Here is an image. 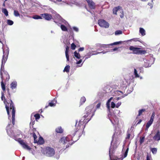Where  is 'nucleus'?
Here are the masks:
<instances>
[{"label": "nucleus", "mask_w": 160, "mask_h": 160, "mask_svg": "<svg viewBox=\"0 0 160 160\" xmlns=\"http://www.w3.org/2000/svg\"><path fill=\"white\" fill-rule=\"evenodd\" d=\"M147 160H150V157L148 155H147Z\"/></svg>", "instance_id": "64"}, {"label": "nucleus", "mask_w": 160, "mask_h": 160, "mask_svg": "<svg viewBox=\"0 0 160 160\" xmlns=\"http://www.w3.org/2000/svg\"><path fill=\"white\" fill-rule=\"evenodd\" d=\"M99 45H100V46H100L104 48H108V46H110L109 45V44H102V45L99 44Z\"/></svg>", "instance_id": "48"}, {"label": "nucleus", "mask_w": 160, "mask_h": 160, "mask_svg": "<svg viewBox=\"0 0 160 160\" xmlns=\"http://www.w3.org/2000/svg\"><path fill=\"white\" fill-rule=\"evenodd\" d=\"M75 130L72 132L70 135L66 137H63L60 139V142L66 146L65 148L69 147L73 144L71 142V140H75L74 142H75L78 139V138L77 140H76L74 139V137L77 132H81V130L77 129V128L76 127H75Z\"/></svg>", "instance_id": "2"}, {"label": "nucleus", "mask_w": 160, "mask_h": 160, "mask_svg": "<svg viewBox=\"0 0 160 160\" xmlns=\"http://www.w3.org/2000/svg\"><path fill=\"white\" fill-rule=\"evenodd\" d=\"M3 55L2 59V61H3L6 62L8 56L9 52V49L7 46L4 47L3 46L2 47Z\"/></svg>", "instance_id": "10"}, {"label": "nucleus", "mask_w": 160, "mask_h": 160, "mask_svg": "<svg viewBox=\"0 0 160 160\" xmlns=\"http://www.w3.org/2000/svg\"><path fill=\"white\" fill-rule=\"evenodd\" d=\"M15 135L16 137V139H17L18 138H17V137H19L20 136V135L21 134L22 135V134L21 133V132L19 130H17V132H15Z\"/></svg>", "instance_id": "29"}, {"label": "nucleus", "mask_w": 160, "mask_h": 160, "mask_svg": "<svg viewBox=\"0 0 160 160\" xmlns=\"http://www.w3.org/2000/svg\"><path fill=\"white\" fill-rule=\"evenodd\" d=\"M144 139H145V137H143L140 138L139 142H140V145H141L143 142H144Z\"/></svg>", "instance_id": "44"}, {"label": "nucleus", "mask_w": 160, "mask_h": 160, "mask_svg": "<svg viewBox=\"0 0 160 160\" xmlns=\"http://www.w3.org/2000/svg\"><path fill=\"white\" fill-rule=\"evenodd\" d=\"M34 122L35 120H34V118H33L32 119V117H31V122H30V125H31L33 126L34 124Z\"/></svg>", "instance_id": "49"}, {"label": "nucleus", "mask_w": 160, "mask_h": 160, "mask_svg": "<svg viewBox=\"0 0 160 160\" xmlns=\"http://www.w3.org/2000/svg\"><path fill=\"white\" fill-rule=\"evenodd\" d=\"M120 7L118 6L113 8L112 10L113 13L114 14L117 15V12L120 9Z\"/></svg>", "instance_id": "27"}, {"label": "nucleus", "mask_w": 160, "mask_h": 160, "mask_svg": "<svg viewBox=\"0 0 160 160\" xmlns=\"http://www.w3.org/2000/svg\"><path fill=\"white\" fill-rule=\"evenodd\" d=\"M115 136V134H114L112 136V140L111 142V147H110L109 150V157L110 158V160H122L124 158H125L127 157L128 153L129 150V144L128 145L127 148L126 150L124 149V147L125 146V144L123 146V149L122 151V154L121 155V157L119 158H118L117 157H115L113 159L111 157V153H113V151L114 149V148H116V145H115V146H114L115 145L113 146V147H112V143L114 141V137Z\"/></svg>", "instance_id": "3"}, {"label": "nucleus", "mask_w": 160, "mask_h": 160, "mask_svg": "<svg viewBox=\"0 0 160 160\" xmlns=\"http://www.w3.org/2000/svg\"><path fill=\"white\" fill-rule=\"evenodd\" d=\"M98 23L101 27H104L105 28H108L109 27V23L103 19L99 20Z\"/></svg>", "instance_id": "14"}, {"label": "nucleus", "mask_w": 160, "mask_h": 160, "mask_svg": "<svg viewBox=\"0 0 160 160\" xmlns=\"http://www.w3.org/2000/svg\"><path fill=\"white\" fill-rule=\"evenodd\" d=\"M34 116L35 118V119L36 120H37L38 119H39L40 118V115L38 113L35 114L34 115Z\"/></svg>", "instance_id": "46"}, {"label": "nucleus", "mask_w": 160, "mask_h": 160, "mask_svg": "<svg viewBox=\"0 0 160 160\" xmlns=\"http://www.w3.org/2000/svg\"><path fill=\"white\" fill-rule=\"evenodd\" d=\"M146 52L145 50H140L139 54H144Z\"/></svg>", "instance_id": "53"}, {"label": "nucleus", "mask_w": 160, "mask_h": 160, "mask_svg": "<svg viewBox=\"0 0 160 160\" xmlns=\"http://www.w3.org/2000/svg\"><path fill=\"white\" fill-rule=\"evenodd\" d=\"M14 15L15 17L19 16L20 14L18 11L16 10H14Z\"/></svg>", "instance_id": "40"}, {"label": "nucleus", "mask_w": 160, "mask_h": 160, "mask_svg": "<svg viewBox=\"0 0 160 160\" xmlns=\"http://www.w3.org/2000/svg\"><path fill=\"white\" fill-rule=\"evenodd\" d=\"M146 110L145 109H141L139 110L138 111V116H141L142 113L144 112Z\"/></svg>", "instance_id": "33"}, {"label": "nucleus", "mask_w": 160, "mask_h": 160, "mask_svg": "<svg viewBox=\"0 0 160 160\" xmlns=\"http://www.w3.org/2000/svg\"><path fill=\"white\" fill-rule=\"evenodd\" d=\"M153 139L155 141H159L160 140V126L158 127L157 133L153 137Z\"/></svg>", "instance_id": "17"}, {"label": "nucleus", "mask_w": 160, "mask_h": 160, "mask_svg": "<svg viewBox=\"0 0 160 160\" xmlns=\"http://www.w3.org/2000/svg\"><path fill=\"white\" fill-rule=\"evenodd\" d=\"M155 60V58H153V55L149 54L143 58V61L144 62V66L145 68L151 67V65L154 63Z\"/></svg>", "instance_id": "5"}, {"label": "nucleus", "mask_w": 160, "mask_h": 160, "mask_svg": "<svg viewBox=\"0 0 160 160\" xmlns=\"http://www.w3.org/2000/svg\"><path fill=\"white\" fill-rule=\"evenodd\" d=\"M65 55L67 58V60L69 61V58L68 54H65Z\"/></svg>", "instance_id": "59"}, {"label": "nucleus", "mask_w": 160, "mask_h": 160, "mask_svg": "<svg viewBox=\"0 0 160 160\" xmlns=\"http://www.w3.org/2000/svg\"><path fill=\"white\" fill-rule=\"evenodd\" d=\"M96 52L95 51H89L87 53V54L86 55V56H87V57H86L85 58V59L84 60V61L81 64L80 66H79V67H81L82 66V64L85 61V60L88 59V58H90V57L93 55H97V53H94V52Z\"/></svg>", "instance_id": "18"}, {"label": "nucleus", "mask_w": 160, "mask_h": 160, "mask_svg": "<svg viewBox=\"0 0 160 160\" xmlns=\"http://www.w3.org/2000/svg\"><path fill=\"white\" fill-rule=\"evenodd\" d=\"M55 131L57 133H61L63 132V130L61 127H58L56 128Z\"/></svg>", "instance_id": "26"}, {"label": "nucleus", "mask_w": 160, "mask_h": 160, "mask_svg": "<svg viewBox=\"0 0 160 160\" xmlns=\"http://www.w3.org/2000/svg\"><path fill=\"white\" fill-rule=\"evenodd\" d=\"M45 154L47 156L51 157L52 156L55 154V151L53 148L50 147L46 148Z\"/></svg>", "instance_id": "13"}, {"label": "nucleus", "mask_w": 160, "mask_h": 160, "mask_svg": "<svg viewBox=\"0 0 160 160\" xmlns=\"http://www.w3.org/2000/svg\"><path fill=\"white\" fill-rule=\"evenodd\" d=\"M122 43V41H120L114 42L113 43H112L110 44H109V45H110V46H112L113 45H117L118 44H121Z\"/></svg>", "instance_id": "35"}, {"label": "nucleus", "mask_w": 160, "mask_h": 160, "mask_svg": "<svg viewBox=\"0 0 160 160\" xmlns=\"http://www.w3.org/2000/svg\"><path fill=\"white\" fill-rule=\"evenodd\" d=\"M157 149L156 148H152L151 149V151L153 154H156L157 152Z\"/></svg>", "instance_id": "36"}, {"label": "nucleus", "mask_w": 160, "mask_h": 160, "mask_svg": "<svg viewBox=\"0 0 160 160\" xmlns=\"http://www.w3.org/2000/svg\"><path fill=\"white\" fill-rule=\"evenodd\" d=\"M122 81V82H121V85L122 86H121V88H122V89L124 90V91H120V90H116L114 92V94L113 95L115 96H119L122 95L121 96L118 97L117 98L115 99L114 98L113 100L115 101V100H119L121 99L122 98L125 97V96H126L128 95V93H130L131 92H132V91H129V92L127 91V93H125V94H123L125 92V90L127 88L126 85V81Z\"/></svg>", "instance_id": "4"}, {"label": "nucleus", "mask_w": 160, "mask_h": 160, "mask_svg": "<svg viewBox=\"0 0 160 160\" xmlns=\"http://www.w3.org/2000/svg\"><path fill=\"white\" fill-rule=\"evenodd\" d=\"M12 125L10 124H9L6 127L7 132L8 134L11 137L13 138L15 140L16 137L15 135V132H13L12 130L13 128H12Z\"/></svg>", "instance_id": "7"}, {"label": "nucleus", "mask_w": 160, "mask_h": 160, "mask_svg": "<svg viewBox=\"0 0 160 160\" xmlns=\"http://www.w3.org/2000/svg\"><path fill=\"white\" fill-rule=\"evenodd\" d=\"M1 94L2 96L1 98L2 100H4V103L5 104V108H6L7 112L8 115V119H9L10 118V112L9 111V107H8L7 105V104L6 103V102H7V101L5 100V97L4 96V93L2 92Z\"/></svg>", "instance_id": "15"}, {"label": "nucleus", "mask_w": 160, "mask_h": 160, "mask_svg": "<svg viewBox=\"0 0 160 160\" xmlns=\"http://www.w3.org/2000/svg\"><path fill=\"white\" fill-rule=\"evenodd\" d=\"M84 48H83V47H81V48H79L78 51L79 52L82 51L84 50Z\"/></svg>", "instance_id": "62"}, {"label": "nucleus", "mask_w": 160, "mask_h": 160, "mask_svg": "<svg viewBox=\"0 0 160 160\" xmlns=\"http://www.w3.org/2000/svg\"><path fill=\"white\" fill-rule=\"evenodd\" d=\"M7 23L8 25H12L13 24V22L12 20L8 19L7 21Z\"/></svg>", "instance_id": "45"}, {"label": "nucleus", "mask_w": 160, "mask_h": 160, "mask_svg": "<svg viewBox=\"0 0 160 160\" xmlns=\"http://www.w3.org/2000/svg\"><path fill=\"white\" fill-rule=\"evenodd\" d=\"M111 107L112 108H114L115 107H116V104L113 102H111Z\"/></svg>", "instance_id": "51"}, {"label": "nucleus", "mask_w": 160, "mask_h": 160, "mask_svg": "<svg viewBox=\"0 0 160 160\" xmlns=\"http://www.w3.org/2000/svg\"><path fill=\"white\" fill-rule=\"evenodd\" d=\"M101 103L100 102H99L97 104V105H96V109H98L100 107V106H101Z\"/></svg>", "instance_id": "58"}, {"label": "nucleus", "mask_w": 160, "mask_h": 160, "mask_svg": "<svg viewBox=\"0 0 160 160\" xmlns=\"http://www.w3.org/2000/svg\"><path fill=\"white\" fill-rule=\"evenodd\" d=\"M121 104V102H118V103L116 104V108H118Z\"/></svg>", "instance_id": "57"}, {"label": "nucleus", "mask_w": 160, "mask_h": 160, "mask_svg": "<svg viewBox=\"0 0 160 160\" xmlns=\"http://www.w3.org/2000/svg\"><path fill=\"white\" fill-rule=\"evenodd\" d=\"M129 49L133 51V53L135 54H139L140 50L139 48H135L132 46L129 47Z\"/></svg>", "instance_id": "19"}, {"label": "nucleus", "mask_w": 160, "mask_h": 160, "mask_svg": "<svg viewBox=\"0 0 160 160\" xmlns=\"http://www.w3.org/2000/svg\"><path fill=\"white\" fill-rule=\"evenodd\" d=\"M113 98L112 97H111L110 98L108 101L107 102V103H106V106H107V108H108V111H109L110 110V102H111V101L112 100V99Z\"/></svg>", "instance_id": "24"}, {"label": "nucleus", "mask_w": 160, "mask_h": 160, "mask_svg": "<svg viewBox=\"0 0 160 160\" xmlns=\"http://www.w3.org/2000/svg\"><path fill=\"white\" fill-rule=\"evenodd\" d=\"M2 12L6 16H8V11L6 8H2Z\"/></svg>", "instance_id": "32"}, {"label": "nucleus", "mask_w": 160, "mask_h": 160, "mask_svg": "<svg viewBox=\"0 0 160 160\" xmlns=\"http://www.w3.org/2000/svg\"><path fill=\"white\" fill-rule=\"evenodd\" d=\"M42 16L38 15H35L33 17V18L35 19H42Z\"/></svg>", "instance_id": "39"}, {"label": "nucleus", "mask_w": 160, "mask_h": 160, "mask_svg": "<svg viewBox=\"0 0 160 160\" xmlns=\"http://www.w3.org/2000/svg\"><path fill=\"white\" fill-rule=\"evenodd\" d=\"M104 95V92H99L98 93V96L99 98L101 99L103 97Z\"/></svg>", "instance_id": "30"}, {"label": "nucleus", "mask_w": 160, "mask_h": 160, "mask_svg": "<svg viewBox=\"0 0 160 160\" xmlns=\"http://www.w3.org/2000/svg\"><path fill=\"white\" fill-rule=\"evenodd\" d=\"M88 4L89 8L92 9L95 8V3L92 0H86Z\"/></svg>", "instance_id": "20"}, {"label": "nucleus", "mask_w": 160, "mask_h": 160, "mask_svg": "<svg viewBox=\"0 0 160 160\" xmlns=\"http://www.w3.org/2000/svg\"><path fill=\"white\" fill-rule=\"evenodd\" d=\"M40 15L42 16L43 18L47 21H50L52 18V15L51 14L48 13L41 14H40Z\"/></svg>", "instance_id": "16"}, {"label": "nucleus", "mask_w": 160, "mask_h": 160, "mask_svg": "<svg viewBox=\"0 0 160 160\" xmlns=\"http://www.w3.org/2000/svg\"><path fill=\"white\" fill-rule=\"evenodd\" d=\"M74 56L78 59H80L81 56L79 53H78L77 52L75 51L74 52Z\"/></svg>", "instance_id": "34"}, {"label": "nucleus", "mask_w": 160, "mask_h": 160, "mask_svg": "<svg viewBox=\"0 0 160 160\" xmlns=\"http://www.w3.org/2000/svg\"><path fill=\"white\" fill-rule=\"evenodd\" d=\"M86 100V99L84 97H82L81 98L80 103L81 104H82L83 103H84Z\"/></svg>", "instance_id": "37"}, {"label": "nucleus", "mask_w": 160, "mask_h": 160, "mask_svg": "<svg viewBox=\"0 0 160 160\" xmlns=\"http://www.w3.org/2000/svg\"><path fill=\"white\" fill-rule=\"evenodd\" d=\"M56 18L58 20V21L57 22L55 20L54 21V22L57 23L58 26H60L61 29L62 31H68L67 28L64 25L62 24L61 23H63L66 24L67 22L65 20L62 18L59 14H56Z\"/></svg>", "instance_id": "6"}, {"label": "nucleus", "mask_w": 160, "mask_h": 160, "mask_svg": "<svg viewBox=\"0 0 160 160\" xmlns=\"http://www.w3.org/2000/svg\"><path fill=\"white\" fill-rule=\"evenodd\" d=\"M154 117H155V112H153L152 114V115H151V116L150 118V120L153 121L154 119Z\"/></svg>", "instance_id": "47"}, {"label": "nucleus", "mask_w": 160, "mask_h": 160, "mask_svg": "<svg viewBox=\"0 0 160 160\" xmlns=\"http://www.w3.org/2000/svg\"><path fill=\"white\" fill-rule=\"evenodd\" d=\"M1 79L2 80V81L1 82L2 88L3 91H4L5 90V85L3 83V78L2 75H1Z\"/></svg>", "instance_id": "25"}, {"label": "nucleus", "mask_w": 160, "mask_h": 160, "mask_svg": "<svg viewBox=\"0 0 160 160\" xmlns=\"http://www.w3.org/2000/svg\"><path fill=\"white\" fill-rule=\"evenodd\" d=\"M57 102V100L55 98H54L52 100L49 102V105L51 107H54L56 105Z\"/></svg>", "instance_id": "22"}, {"label": "nucleus", "mask_w": 160, "mask_h": 160, "mask_svg": "<svg viewBox=\"0 0 160 160\" xmlns=\"http://www.w3.org/2000/svg\"><path fill=\"white\" fill-rule=\"evenodd\" d=\"M10 86L12 89H16L17 86V82L16 81H13L10 84Z\"/></svg>", "instance_id": "21"}, {"label": "nucleus", "mask_w": 160, "mask_h": 160, "mask_svg": "<svg viewBox=\"0 0 160 160\" xmlns=\"http://www.w3.org/2000/svg\"><path fill=\"white\" fill-rule=\"evenodd\" d=\"M107 52H105V51H102L101 52H96V53H97V54H100V53H102L104 54L106 53Z\"/></svg>", "instance_id": "61"}, {"label": "nucleus", "mask_w": 160, "mask_h": 160, "mask_svg": "<svg viewBox=\"0 0 160 160\" xmlns=\"http://www.w3.org/2000/svg\"><path fill=\"white\" fill-rule=\"evenodd\" d=\"M70 67L69 65H67L64 68L63 71L64 72H69Z\"/></svg>", "instance_id": "31"}, {"label": "nucleus", "mask_w": 160, "mask_h": 160, "mask_svg": "<svg viewBox=\"0 0 160 160\" xmlns=\"http://www.w3.org/2000/svg\"><path fill=\"white\" fill-rule=\"evenodd\" d=\"M16 141H18L24 149L28 150H30L31 149V148L27 145L26 142H24L21 138H18Z\"/></svg>", "instance_id": "11"}, {"label": "nucleus", "mask_w": 160, "mask_h": 160, "mask_svg": "<svg viewBox=\"0 0 160 160\" xmlns=\"http://www.w3.org/2000/svg\"><path fill=\"white\" fill-rule=\"evenodd\" d=\"M95 110L94 109V107L92 105L90 106L86 107L85 109L86 114L84 115L78 122L77 120L76 121L75 127L77 129L81 130L82 132L85 128L86 124L90 120L91 118L92 117L94 114Z\"/></svg>", "instance_id": "1"}, {"label": "nucleus", "mask_w": 160, "mask_h": 160, "mask_svg": "<svg viewBox=\"0 0 160 160\" xmlns=\"http://www.w3.org/2000/svg\"><path fill=\"white\" fill-rule=\"evenodd\" d=\"M6 62L2 61V64L0 69V76L2 75L3 78V77H5L7 79H9V76L8 72L5 71L4 70V66Z\"/></svg>", "instance_id": "8"}, {"label": "nucleus", "mask_w": 160, "mask_h": 160, "mask_svg": "<svg viewBox=\"0 0 160 160\" xmlns=\"http://www.w3.org/2000/svg\"><path fill=\"white\" fill-rule=\"evenodd\" d=\"M108 117L113 125L116 124H118L119 123L118 119L117 118V116L114 114H111L110 113H109Z\"/></svg>", "instance_id": "9"}, {"label": "nucleus", "mask_w": 160, "mask_h": 160, "mask_svg": "<svg viewBox=\"0 0 160 160\" xmlns=\"http://www.w3.org/2000/svg\"><path fill=\"white\" fill-rule=\"evenodd\" d=\"M38 142L40 144H42L44 143L43 138L42 137L39 138Z\"/></svg>", "instance_id": "38"}, {"label": "nucleus", "mask_w": 160, "mask_h": 160, "mask_svg": "<svg viewBox=\"0 0 160 160\" xmlns=\"http://www.w3.org/2000/svg\"><path fill=\"white\" fill-rule=\"evenodd\" d=\"M32 136L33 137L34 139V142H37V141L36 140V139L37 138V136L36 135V134L35 133V132H33L32 133Z\"/></svg>", "instance_id": "42"}, {"label": "nucleus", "mask_w": 160, "mask_h": 160, "mask_svg": "<svg viewBox=\"0 0 160 160\" xmlns=\"http://www.w3.org/2000/svg\"><path fill=\"white\" fill-rule=\"evenodd\" d=\"M77 62L76 64H79L81 63V62H82V59H80L78 61L77 60Z\"/></svg>", "instance_id": "60"}, {"label": "nucleus", "mask_w": 160, "mask_h": 160, "mask_svg": "<svg viewBox=\"0 0 160 160\" xmlns=\"http://www.w3.org/2000/svg\"><path fill=\"white\" fill-rule=\"evenodd\" d=\"M71 47L72 49L74 50L76 47V46L74 43H72L71 45Z\"/></svg>", "instance_id": "52"}, {"label": "nucleus", "mask_w": 160, "mask_h": 160, "mask_svg": "<svg viewBox=\"0 0 160 160\" xmlns=\"http://www.w3.org/2000/svg\"><path fill=\"white\" fill-rule=\"evenodd\" d=\"M118 48H115L113 49H111L110 50H111V52L115 51L117 50H118Z\"/></svg>", "instance_id": "63"}, {"label": "nucleus", "mask_w": 160, "mask_h": 160, "mask_svg": "<svg viewBox=\"0 0 160 160\" xmlns=\"http://www.w3.org/2000/svg\"><path fill=\"white\" fill-rule=\"evenodd\" d=\"M134 73L136 78H139V75L138 74L137 70L135 68L134 69Z\"/></svg>", "instance_id": "43"}, {"label": "nucleus", "mask_w": 160, "mask_h": 160, "mask_svg": "<svg viewBox=\"0 0 160 160\" xmlns=\"http://www.w3.org/2000/svg\"><path fill=\"white\" fill-rule=\"evenodd\" d=\"M11 103L10 104V107L11 109H12V123L13 125H14L15 123V108L14 106V104L12 101V100H10Z\"/></svg>", "instance_id": "12"}, {"label": "nucleus", "mask_w": 160, "mask_h": 160, "mask_svg": "<svg viewBox=\"0 0 160 160\" xmlns=\"http://www.w3.org/2000/svg\"><path fill=\"white\" fill-rule=\"evenodd\" d=\"M130 136H131L129 132L128 131L127 132V136L126 137V139H129L131 138Z\"/></svg>", "instance_id": "50"}, {"label": "nucleus", "mask_w": 160, "mask_h": 160, "mask_svg": "<svg viewBox=\"0 0 160 160\" xmlns=\"http://www.w3.org/2000/svg\"><path fill=\"white\" fill-rule=\"evenodd\" d=\"M69 51V47L67 46L66 48L65 54H68V52Z\"/></svg>", "instance_id": "56"}, {"label": "nucleus", "mask_w": 160, "mask_h": 160, "mask_svg": "<svg viewBox=\"0 0 160 160\" xmlns=\"http://www.w3.org/2000/svg\"><path fill=\"white\" fill-rule=\"evenodd\" d=\"M153 2H148V5L150 7V8L152 9L153 7Z\"/></svg>", "instance_id": "54"}, {"label": "nucleus", "mask_w": 160, "mask_h": 160, "mask_svg": "<svg viewBox=\"0 0 160 160\" xmlns=\"http://www.w3.org/2000/svg\"><path fill=\"white\" fill-rule=\"evenodd\" d=\"M122 33V31L120 30H117L115 31V34L116 35L121 34Z\"/></svg>", "instance_id": "41"}, {"label": "nucleus", "mask_w": 160, "mask_h": 160, "mask_svg": "<svg viewBox=\"0 0 160 160\" xmlns=\"http://www.w3.org/2000/svg\"><path fill=\"white\" fill-rule=\"evenodd\" d=\"M72 29L74 31L76 32H78L79 31L78 28L76 27H72Z\"/></svg>", "instance_id": "55"}, {"label": "nucleus", "mask_w": 160, "mask_h": 160, "mask_svg": "<svg viewBox=\"0 0 160 160\" xmlns=\"http://www.w3.org/2000/svg\"><path fill=\"white\" fill-rule=\"evenodd\" d=\"M139 32L142 36H144L146 34L145 31L142 28H140Z\"/></svg>", "instance_id": "28"}, {"label": "nucleus", "mask_w": 160, "mask_h": 160, "mask_svg": "<svg viewBox=\"0 0 160 160\" xmlns=\"http://www.w3.org/2000/svg\"><path fill=\"white\" fill-rule=\"evenodd\" d=\"M153 121L150 120L147 123L146 125V128L145 129L146 131H148V128L152 124L153 122Z\"/></svg>", "instance_id": "23"}]
</instances>
